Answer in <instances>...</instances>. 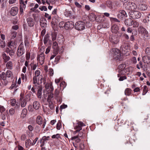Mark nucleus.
<instances>
[{
  "label": "nucleus",
  "mask_w": 150,
  "mask_h": 150,
  "mask_svg": "<svg viewBox=\"0 0 150 150\" xmlns=\"http://www.w3.org/2000/svg\"><path fill=\"white\" fill-rule=\"evenodd\" d=\"M110 52L112 53L113 56L116 60L120 61L122 60V58L121 55L120 50L116 48L112 49L110 51Z\"/></svg>",
  "instance_id": "nucleus-1"
},
{
  "label": "nucleus",
  "mask_w": 150,
  "mask_h": 150,
  "mask_svg": "<svg viewBox=\"0 0 150 150\" xmlns=\"http://www.w3.org/2000/svg\"><path fill=\"white\" fill-rule=\"evenodd\" d=\"M81 139L77 136H74L71 137V139L75 141V143L73 142V146L77 148L79 146L82 149H84V144L80 143Z\"/></svg>",
  "instance_id": "nucleus-2"
},
{
  "label": "nucleus",
  "mask_w": 150,
  "mask_h": 150,
  "mask_svg": "<svg viewBox=\"0 0 150 150\" xmlns=\"http://www.w3.org/2000/svg\"><path fill=\"white\" fill-rule=\"evenodd\" d=\"M129 16L132 18L135 19L140 18L142 14L139 11H134L129 12Z\"/></svg>",
  "instance_id": "nucleus-3"
},
{
  "label": "nucleus",
  "mask_w": 150,
  "mask_h": 150,
  "mask_svg": "<svg viewBox=\"0 0 150 150\" xmlns=\"http://www.w3.org/2000/svg\"><path fill=\"white\" fill-rule=\"evenodd\" d=\"M126 66L125 64H121L119 65L118 72L119 74L117 75L118 77H119L121 75H124L126 73Z\"/></svg>",
  "instance_id": "nucleus-4"
},
{
  "label": "nucleus",
  "mask_w": 150,
  "mask_h": 150,
  "mask_svg": "<svg viewBox=\"0 0 150 150\" xmlns=\"http://www.w3.org/2000/svg\"><path fill=\"white\" fill-rule=\"evenodd\" d=\"M28 0H19L20 11L21 14H22L26 7Z\"/></svg>",
  "instance_id": "nucleus-5"
},
{
  "label": "nucleus",
  "mask_w": 150,
  "mask_h": 150,
  "mask_svg": "<svg viewBox=\"0 0 150 150\" xmlns=\"http://www.w3.org/2000/svg\"><path fill=\"white\" fill-rule=\"evenodd\" d=\"M125 8L126 9L132 10L136 9L137 8V6L134 2H128L125 4Z\"/></svg>",
  "instance_id": "nucleus-6"
},
{
  "label": "nucleus",
  "mask_w": 150,
  "mask_h": 150,
  "mask_svg": "<svg viewBox=\"0 0 150 150\" xmlns=\"http://www.w3.org/2000/svg\"><path fill=\"white\" fill-rule=\"evenodd\" d=\"M85 23L81 21H78L75 23V28L78 30H82L84 29Z\"/></svg>",
  "instance_id": "nucleus-7"
},
{
  "label": "nucleus",
  "mask_w": 150,
  "mask_h": 150,
  "mask_svg": "<svg viewBox=\"0 0 150 150\" xmlns=\"http://www.w3.org/2000/svg\"><path fill=\"white\" fill-rule=\"evenodd\" d=\"M25 52L23 44L21 43L19 45L17 51V54L18 56H20L23 54Z\"/></svg>",
  "instance_id": "nucleus-8"
},
{
  "label": "nucleus",
  "mask_w": 150,
  "mask_h": 150,
  "mask_svg": "<svg viewBox=\"0 0 150 150\" xmlns=\"http://www.w3.org/2000/svg\"><path fill=\"white\" fill-rule=\"evenodd\" d=\"M44 84L45 83V88L46 90H48V91L52 92L53 91L54 88L52 86V83L51 82L46 83V81H44Z\"/></svg>",
  "instance_id": "nucleus-9"
},
{
  "label": "nucleus",
  "mask_w": 150,
  "mask_h": 150,
  "mask_svg": "<svg viewBox=\"0 0 150 150\" xmlns=\"http://www.w3.org/2000/svg\"><path fill=\"white\" fill-rule=\"evenodd\" d=\"M45 59V56L43 53H41L38 55L37 57V59L40 64L42 65L44 64V60Z\"/></svg>",
  "instance_id": "nucleus-10"
},
{
  "label": "nucleus",
  "mask_w": 150,
  "mask_h": 150,
  "mask_svg": "<svg viewBox=\"0 0 150 150\" xmlns=\"http://www.w3.org/2000/svg\"><path fill=\"white\" fill-rule=\"evenodd\" d=\"M83 125V123L81 122H78L75 125L74 128L76 129V131L75 132V133L79 131L82 129V127Z\"/></svg>",
  "instance_id": "nucleus-11"
},
{
  "label": "nucleus",
  "mask_w": 150,
  "mask_h": 150,
  "mask_svg": "<svg viewBox=\"0 0 150 150\" xmlns=\"http://www.w3.org/2000/svg\"><path fill=\"white\" fill-rule=\"evenodd\" d=\"M138 31L140 33H141L142 34H144V35L145 36L144 38L145 39L146 38H145L146 37H148V32L147 31V30L145 29V28H143L142 26H140L138 28Z\"/></svg>",
  "instance_id": "nucleus-12"
},
{
  "label": "nucleus",
  "mask_w": 150,
  "mask_h": 150,
  "mask_svg": "<svg viewBox=\"0 0 150 150\" xmlns=\"http://www.w3.org/2000/svg\"><path fill=\"white\" fill-rule=\"evenodd\" d=\"M74 23L72 21H68L64 24V27L65 29L67 30L72 29L74 27Z\"/></svg>",
  "instance_id": "nucleus-13"
},
{
  "label": "nucleus",
  "mask_w": 150,
  "mask_h": 150,
  "mask_svg": "<svg viewBox=\"0 0 150 150\" xmlns=\"http://www.w3.org/2000/svg\"><path fill=\"white\" fill-rule=\"evenodd\" d=\"M127 16L125 11L123 10H120L117 14V17L121 19L124 18Z\"/></svg>",
  "instance_id": "nucleus-14"
},
{
  "label": "nucleus",
  "mask_w": 150,
  "mask_h": 150,
  "mask_svg": "<svg viewBox=\"0 0 150 150\" xmlns=\"http://www.w3.org/2000/svg\"><path fill=\"white\" fill-rule=\"evenodd\" d=\"M50 36L48 34H47L45 36L43 40V42L45 45H46L48 42L50 44H52V41L50 39Z\"/></svg>",
  "instance_id": "nucleus-15"
},
{
  "label": "nucleus",
  "mask_w": 150,
  "mask_h": 150,
  "mask_svg": "<svg viewBox=\"0 0 150 150\" xmlns=\"http://www.w3.org/2000/svg\"><path fill=\"white\" fill-rule=\"evenodd\" d=\"M110 40L112 43L116 44L118 42L119 39L116 35H113L110 38Z\"/></svg>",
  "instance_id": "nucleus-16"
},
{
  "label": "nucleus",
  "mask_w": 150,
  "mask_h": 150,
  "mask_svg": "<svg viewBox=\"0 0 150 150\" xmlns=\"http://www.w3.org/2000/svg\"><path fill=\"white\" fill-rule=\"evenodd\" d=\"M64 15L67 17H69L70 18H74V16L72 15V12L67 9H66L64 12Z\"/></svg>",
  "instance_id": "nucleus-17"
},
{
  "label": "nucleus",
  "mask_w": 150,
  "mask_h": 150,
  "mask_svg": "<svg viewBox=\"0 0 150 150\" xmlns=\"http://www.w3.org/2000/svg\"><path fill=\"white\" fill-rule=\"evenodd\" d=\"M27 23L28 25L30 27H33L35 24L34 20L32 18H28L27 19Z\"/></svg>",
  "instance_id": "nucleus-18"
},
{
  "label": "nucleus",
  "mask_w": 150,
  "mask_h": 150,
  "mask_svg": "<svg viewBox=\"0 0 150 150\" xmlns=\"http://www.w3.org/2000/svg\"><path fill=\"white\" fill-rule=\"evenodd\" d=\"M18 11V7L16 6L13 7L11 9L10 13L13 16H15L17 14Z\"/></svg>",
  "instance_id": "nucleus-19"
},
{
  "label": "nucleus",
  "mask_w": 150,
  "mask_h": 150,
  "mask_svg": "<svg viewBox=\"0 0 150 150\" xmlns=\"http://www.w3.org/2000/svg\"><path fill=\"white\" fill-rule=\"evenodd\" d=\"M120 50L124 54H126L128 51V47L125 45H123L121 46Z\"/></svg>",
  "instance_id": "nucleus-20"
},
{
  "label": "nucleus",
  "mask_w": 150,
  "mask_h": 150,
  "mask_svg": "<svg viewBox=\"0 0 150 150\" xmlns=\"http://www.w3.org/2000/svg\"><path fill=\"white\" fill-rule=\"evenodd\" d=\"M30 97L28 96V97H26L24 99L22 100H20L21 101V106L22 107H25L27 104V100H29Z\"/></svg>",
  "instance_id": "nucleus-21"
},
{
  "label": "nucleus",
  "mask_w": 150,
  "mask_h": 150,
  "mask_svg": "<svg viewBox=\"0 0 150 150\" xmlns=\"http://www.w3.org/2000/svg\"><path fill=\"white\" fill-rule=\"evenodd\" d=\"M148 56H144L142 58L143 62L144 63L147 64L150 63V57Z\"/></svg>",
  "instance_id": "nucleus-22"
},
{
  "label": "nucleus",
  "mask_w": 150,
  "mask_h": 150,
  "mask_svg": "<svg viewBox=\"0 0 150 150\" xmlns=\"http://www.w3.org/2000/svg\"><path fill=\"white\" fill-rule=\"evenodd\" d=\"M147 7V6L146 4H139L138 6L139 9L141 11L146 10Z\"/></svg>",
  "instance_id": "nucleus-23"
},
{
  "label": "nucleus",
  "mask_w": 150,
  "mask_h": 150,
  "mask_svg": "<svg viewBox=\"0 0 150 150\" xmlns=\"http://www.w3.org/2000/svg\"><path fill=\"white\" fill-rule=\"evenodd\" d=\"M42 79V77H37L34 76L33 78V83L34 84H37L38 85L39 84V81L40 80L41 81Z\"/></svg>",
  "instance_id": "nucleus-24"
},
{
  "label": "nucleus",
  "mask_w": 150,
  "mask_h": 150,
  "mask_svg": "<svg viewBox=\"0 0 150 150\" xmlns=\"http://www.w3.org/2000/svg\"><path fill=\"white\" fill-rule=\"evenodd\" d=\"M6 68L9 69H12L13 68V64L12 62L8 61L6 62Z\"/></svg>",
  "instance_id": "nucleus-25"
},
{
  "label": "nucleus",
  "mask_w": 150,
  "mask_h": 150,
  "mask_svg": "<svg viewBox=\"0 0 150 150\" xmlns=\"http://www.w3.org/2000/svg\"><path fill=\"white\" fill-rule=\"evenodd\" d=\"M42 86H40L39 88H38L37 96L38 98L41 99L42 98Z\"/></svg>",
  "instance_id": "nucleus-26"
},
{
  "label": "nucleus",
  "mask_w": 150,
  "mask_h": 150,
  "mask_svg": "<svg viewBox=\"0 0 150 150\" xmlns=\"http://www.w3.org/2000/svg\"><path fill=\"white\" fill-rule=\"evenodd\" d=\"M2 57L3 59L4 60V62L5 63H6L10 59V57L6 55V53H4L2 54Z\"/></svg>",
  "instance_id": "nucleus-27"
},
{
  "label": "nucleus",
  "mask_w": 150,
  "mask_h": 150,
  "mask_svg": "<svg viewBox=\"0 0 150 150\" xmlns=\"http://www.w3.org/2000/svg\"><path fill=\"white\" fill-rule=\"evenodd\" d=\"M33 106L35 110H38L40 106V105L38 101H35L33 104Z\"/></svg>",
  "instance_id": "nucleus-28"
},
{
  "label": "nucleus",
  "mask_w": 150,
  "mask_h": 150,
  "mask_svg": "<svg viewBox=\"0 0 150 150\" xmlns=\"http://www.w3.org/2000/svg\"><path fill=\"white\" fill-rule=\"evenodd\" d=\"M132 20L131 18L126 19L125 20V23L126 25L131 26H132Z\"/></svg>",
  "instance_id": "nucleus-29"
},
{
  "label": "nucleus",
  "mask_w": 150,
  "mask_h": 150,
  "mask_svg": "<svg viewBox=\"0 0 150 150\" xmlns=\"http://www.w3.org/2000/svg\"><path fill=\"white\" fill-rule=\"evenodd\" d=\"M36 122L39 125L42 124L43 122V119L42 117L40 115L38 116L36 119Z\"/></svg>",
  "instance_id": "nucleus-30"
},
{
  "label": "nucleus",
  "mask_w": 150,
  "mask_h": 150,
  "mask_svg": "<svg viewBox=\"0 0 150 150\" xmlns=\"http://www.w3.org/2000/svg\"><path fill=\"white\" fill-rule=\"evenodd\" d=\"M118 27L116 25H113L111 27V31L113 33H116L118 30Z\"/></svg>",
  "instance_id": "nucleus-31"
},
{
  "label": "nucleus",
  "mask_w": 150,
  "mask_h": 150,
  "mask_svg": "<svg viewBox=\"0 0 150 150\" xmlns=\"http://www.w3.org/2000/svg\"><path fill=\"white\" fill-rule=\"evenodd\" d=\"M8 46L12 49L15 48L16 47V45L15 42L10 41L8 43Z\"/></svg>",
  "instance_id": "nucleus-32"
},
{
  "label": "nucleus",
  "mask_w": 150,
  "mask_h": 150,
  "mask_svg": "<svg viewBox=\"0 0 150 150\" xmlns=\"http://www.w3.org/2000/svg\"><path fill=\"white\" fill-rule=\"evenodd\" d=\"M137 67L138 69H140L141 68H143L145 70H147L146 68L144 67L142 65V62L141 61L139 62V63L137 65Z\"/></svg>",
  "instance_id": "nucleus-33"
},
{
  "label": "nucleus",
  "mask_w": 150,
  "mask_h": 150,
  "mask_svg": "<svg viewBox=\"0 0 150 150\" xmlns=\"http://www.w3.org/2000/svg\"><path fill=\"white\" fill-rule=\"evenodd\" d=\"M132 90L130 88H127L125 91V95L129 96L131 94Z\"/></svg>",
  "instance_id": "nucleus-34"
},
{
  "label": "nucleus",
  "mask_w": 150,
  "mask_h": 150,
  "mask_svg": "<svg viewBox=\"0 0 150 150\" xmlns=\"http://www.w3.org/2000/svg\"><path fill=\"white\" fill-rule=\"evenodd\" d=\"M32 145L31 141L30 139H28L25 141V146L26 148H28Z\"/></svg>",
  "instance_id": "nucleus-35"
},
{
  "label": "nucleus",
  "mask_w": 150,
  "mask_h": 150,
  "mask_svg": "<svg viewBox=\"0 0 150 150\" xmlns=\"http://www.w3.org/2000/svg\"><path fill=\"white\" fill-rule=\"evenodd\" d=\"M75 136L77 137H78L79 138L81 139H83L85 137V135L82 132H79L77 136Z\"/></svg>",
  "instance_id": "nucleus-36"
},
{
  "label": "nucleus",
  "mask_w": 150,
  "mask_h": 150,
  "mask_svg": "<svg viewBox=\"0 0 150 150\" xmlns=\"http://www.w3.org/2000/svg\"><path fill=\"white\" fill-rule=\"evenodd\" d=\"M5 75L6 74L4 72H3L0 74V80L2 79L3 81H5L6 79V76Z\"/></svg>",
  "instance_id": "nucleus-37"
},
{
  "label": "nucleus",
  "mask_w": 150,
  "mask_h": 150,
  "mask_svg": "<svg viewBox=\"0 0 150 150\" xmlns=\"http://www.w3.org/2000/svg\"><path fill=\"white\" fill-rule=\"evenodd\" d=\"M57 34L56 32H52L51 33V35L52 38V40L53 41L56 40Z\"/></svg>",
  "instance_id": "nucleus-38"
},
{
  "label": "nucleus",
  "mask_w": 150,
  "mask_h": 150,
  "mask_svg": "<svg viewBox=\"0 0 150 150\" xmlns=\"http://www.w3.org/2000/svg\"><path fill=\"white\" fill-rule=\"evenodd\" d=\"M96 15L93 13H91L89 16V18L91 21H95L96 19Z\"/></svg>",
  "instance_id": "nucleus-39"
},
{
  "label": "nucleus",
  "mask_w": 150,
  "mask_h": 150,
  "mask_svg": "<svg viewBox=\"0 0 150 150\" xmlns=\"http://www.w3.org/2000/svg\"><path fill=\"white\" fill-rule=\"evenodd\" d=\"M5 74L6 76L8 78L11 77L13 75L12 72L10 70H7Z\"/></svg>",
  "instance_id": "nucleus-40"
},
{
  "label": "nucleus",
  "mask_w": 150,
  "mask_h": 150,
  "mask_svg": "<svg viewBox=\"0 0 150 150\" xmlns=\"http://www.w3.org/2000/svg\"><path fill=\"white\" fill-rule=\"evenodd\" d=\"M34 76L38 77H41L40 75V71L39 70H36L35 72Z\"/></svg>",
  "instance_id": "nucleus-41"
},
{
  "label": "nucleus",
  "mask_w": 150,
  "mask_h": 150,
  "mask_svg": "<svg viewBox=\"0 0 150 150\" xmlns=\"http://www.w3.org/2000/svg\"><path fill=\"white\" fill-rule=\"evenodd\" d=\"M106 4L108 7L110 8H112V2L111 1L108 0L106 2Z\"/></svg>",
  "instance_id": "nucleus-42"
},
{
  "label": "nucleus",
  "mask_w": 150,
  "mask_h": 150,
  "mask_svg": "<svg viewBox=\"0 0 150 150\" xmlns=\"http://www.w3.org/2000/svg\"><path fill=\"white\" fill-rule=\"evenodd\" d=\"M132 24L133 27H137L139 26V23L136 21L132 20Z\"/></svg>",
  "instance_id": "nucleus-43"
},
{
  "label": "nucleus",
  "mask_w": 150,
  "mask_h": 150,
  "mask_svg": "<svg viewBox=\"0 0 150 150\" xmlns=\"http://www.w3.org/2000/svg\"><path fill=\"white\" fill-rule=\"evenodd\" d=\"M54 97L53 93H51L48 96L47 100L48 101H51L52 99Z\"/></svg>",
  "instance_id": "nucleus-44"
},
{
  "label": "nucleus",
  "mask_w": 150,
  "mask_h": 150,
  "mask_svg": "<svg viewBox=\"0 0 150 150\" xmlns=\"http://www.w3.org/2000/svg\"><path fill=\"white\" fill-rule=\"evenodd\" d=\"M5 46V41L0 39V47L2 48H4Z\"/></svg>",
  "instance_id": "nucleus-45"
},
{
  "label": "nucleus",
  "mask_w": 150,
  "mask_h": 150,
  "mask_svg": "<svg viewBox=\"0 0 150 150\" xmlns=\"http://www.w3.org/2000/svg\"><path fill=\"white\" fill-rule=\"evenodd\" d=\"M11 38H14L16 37L17 33L13 30H11Z\"/></svg>",
  "instance_id": "nucleus-46"
},
{
  "label": "nucleus",
  "mask_w": 150,
  "mask_h": 150,
  "mask_svg": "<svg viewBox=\"0 0 150 150\" xmlns=\"http://www.w3.org/2000/svg\"><path fill=\"white\" fill-rule=\"evenodd\" d=\"M32 63L31 64V69L32 70H34L36 69L37 67L38 66V64H33Z\"/></svg>",
  "instance_id": "nucleus-47"
},
{
  "label": "nucleus",
  "mask_w": 150,
  "mask_h": 150,
  "mask_svg": "<svg viewBox=\"0 0 150 150\" xmlns=\"http://www.w3.org/2000/svg\"><path fill=\"white\" fill-rule=\"evenodd\" d=\"M66 83L65 81H62L60 84V88H62L64 89L66 86Z\"/></svg>",
  "instance_id": "nucleus-48"
},
{
  "label": "nucleus",
  "mask_w": 150,
  "mask_h": 150,
  "mask_svg": "<svg viewBox=\"0 0 150 150\" xmlns=\"http://www.w3.org/2000/svg\"><path fill=\"white\" fill-rule=\"evenodd\" d=\"M10 102L11 105L12 106H13L15 105L16 104V100L14 99H11L10 101Z\"/></svg>",
  "instance_id": "nucleus-49"
},
{
  "label": "nucleus",
  "mask_w": 150,
  "mask_h": 150,
  "mask_svg": "<svg viewBox=\"0 0 150 150\" xmlns=\"http://www.w3.org/2000/svg\"><path fill=\"white\" fill-rule=\"evenodd\" d=\"M146 54L147 55H150V47H147L146 48L145 50Z\"/></svg>",
  "instance_id": "nucleus-50"
},
{
  "label": "nucleus",
  "mask_w": 150,
  "mask_h": 150,
  "mask_svg": "<svg viewBox=\"0 0 150 150\" xmlns=\"http://www.w3.org/2000/svg\"><path fill=\"white\" fill-rule=\"evenodd\" d=\"M40 25L42 28H45L47 26V24L46 23H44L42 21L40 22Z\"/></svg>",
  "instance_id": "nucleus-51"
},
{
  "label": "nucleus",
  "mask_w": 150,
  "mask_h": 150,
  "mask_svg": "<svg viewBox=\"0 0 150 150\" xmlns=\"http://www.w3.org/2000/svg\"><path fill=\"white\" fill-rule=\"evenodd\" d=\"M27 112V110L26 109H23L21 115H23V117H25L26 115Z\"/></svg>",
  "instance_id": "nucleus-52"
},
{
  "label": "nucleus",
  "mask_w": 150,
  "mask_h": 150,
  "mask_svg": "<svg viewBox=\"0 0 150 150\" xmlns=\"http://www.w3.org/2000/svg\"><path fill=\"white\" fill-rule=\"evenodd\" d=\"M143 95H145L147 92L148 91V88L146 86H144L143 87Z\"/></svg>",
  "instance_id": "nucleus-53"
},
{
  "label": "nucleus",
  "mask_w": 150,
  "mask_h": 150,
  "mask_svg": "<svg viewBox=\"0 0 150 150\" xmlns=\"http://www.w3.org/2000/svg\"><path fill=\"white\" fill-rule=\"evenodd\" d=\"M62 126L61 122L60 121H58L57 125L56 128L57 129L59 130Z\"/></svg>",
  "instance_id": "nucleus-54"
},
{
  "label": "nucleus",
  "mask_w": 150,
  "mask_h": 150,
  "mask_svg": "<svg viewBox=\"0 0 150 150\" xmlns=\"http://www.w3.org/2000/svg\"><path fill=\"white\" fill-rule=\"evenodd\" d=\"M131 61L134 64H135L137 63V61L136 58L134 57H132L131 59Z\"/></svg>",
  "instance_id": "nucleus-55"
},
{
  "label": "nucleus",
  "mask_w": 150,
  "mask_h": 150,
  "mask_svg": "<svg viewBox=\"0 0 150 150\" xmlns=\"http://www.w3.org/2000/svg\"><path fill=\"white\" fill-rule=\"evenodd\" d=\"M60 137V134H54L53 135L52 137V139H58Z\"/></svg>",
  "instance_id": "nucleus-56"
},
{
  "label": "nucleus",
  "mask_w": 150,
  "mask_h": 150,
  "mask_svg": "<svg viewBox=\"0 0 150 150\" xmlns=\"http://www.w3.org/2000/svg\"><path fill=\"white\" fill-rule=\"evenodd\" d=\"M59 93V90L57 89H56L54 91V95L56 97H58Z\"/></svg>",
  "instance_id": "nucleus-57"
},
{
  "label": "nucleus",
  "mask_w": 150,
  "mask_h": 150,
  "mask_svg": "<svg viewBox=\"0 0 150 150\" xmlns=\"http://www.w3.org/2000/svg\"><path fill=\"white\" fill-rule=\"evenodd\" d=\"M39 9L41 11H47V8L45 6H43L41 7H39Z\"/></svg>",
  "instance_id": "nucleus-58"
},
{
  "label": "nucleus",
  "mask_w": 150,
  "mask_h": 150,
  "mask_svg": "<svg viewBox=\"0 0 150 150\" xmlns=\"http://www.w3.org/2000/svg\"><path fill=\"white\" fill-rule=\"evenodd\" d=\"M49 102V106L50 108L52 110L54 108V106L53 103L51 101H48Z\"/></svg>",
  "instance_id": "nucleus-59"
},
{
  "label": "nucleus",
  "mask_w": 150,
  "mask_h": 150,
  "mask_svg": "<svg viewBox=\"0 0 150 150\" xmlns=\"http://www.w3.org/2000/svg\"><path fill=\"white\" fill-rule=\"evenodd\" d=\"M30 53L29 52H27L26 54V58L27 60H28L30 59Z\"/></svg>",
  "instance_id": "nucleus-60"
},
{
  "label": "nucleus",
  "mask_w": 150,
  "mask_h": 150,
  "mask_svg": "<svg viewBox=\"0 0 150 150\" xmlns=\"http://www.w3.org/2000/svg\"><path fill=\"white\" fill-rule=\"evenodd\" d=\"M45 16L46 18H48V20H51V17L48 14L45 13Z\"/></svg>",
  "instance_id": "nucleus-61"
},
{
  "label": "nucleus",
  "mask_w": 150,
  "mask_h": 150,
  "mask_svg": "<svg viewBox=\"0 0 150 150\" xmlns=\"http://www.w3.org/2000/svg\"><path fill=\"white\" fill-rule=\"evenodd\" d=\"M5 110V108L3 106L0 105V112L1 113L3 112Z\"/></svg>",
  "instance_id": "nucleus-62"
},
{
  "label": "nucleus",
  "mask_w": 150,
  "mask_h": 150,
  "mask_svg": "<svg viewBox=\"0 0 150 150\" xmlns=\"http://www.w3.org/2000/svg\"><path fill=\"white\" fill-rule=\"evenodd\" d=\"M127 79V77L125 76H122L120 77V78L119 79V80L120 81H122L125 79Z\"/></svg>",
  "instance_id": "nucleus-63"
},
{
  "label": "nucleus",
  "mask_w": 150,
  "mask_h": 150,
  "mask_svg": "<svg viewBox=\"0 0 150 150\" xmlns=\"http://www.w3.org/2000/svg\"><path fill=\"white\" fill-rule=\"evenodd\" d=\"M49 136L46 137V136H44L42 137V140H44V141H45L48 140L49 139Z\"/></svg>",
  "instance_id": "nucleus-64"
}]
</instances>
